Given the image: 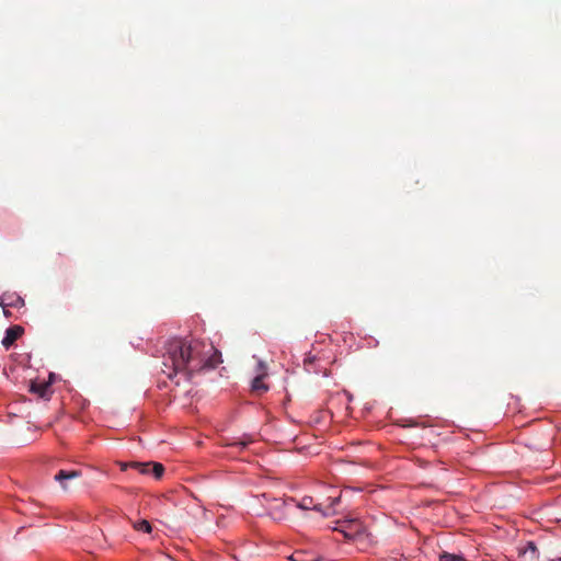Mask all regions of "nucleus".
Returning a JSON list of instances; mask_svg holds the SVG:
<instances>
[{"mask_svg":"<svg viewBox=\"0 0 561 561\" xmlns=\"http://www.w3.org/2000/svg\"><path fill=\"white\" fill-rule=\"evenodd\" d=\"M221 362L220 352L211 343L197 339L174 337L164 344L162 371L169 378L178 373L190 377L204 369H214Z\"/></svg>","mask_w":561,"mask_h":561,"instance_id":"f257e3e1","label":"nucleus"},{"mask_svg":"<svg viewBox=\"0 0 561 561\" xmlns=\"http://www.w3.org/2000/svg\"><path fill=\"white\" fill-rule=\"evenodd\" d=\"M330 505L323 510L322 504L314 503V500L311 496H304L299 502H297L295 499L290 497L286 501L279 502L276 500V505L274 508H278L280 506L287 507L289 505H296L297 507L301 510H314L317 512L322 513L324 516H329L334 513V506L340 502V496L334 499H329Z\"/></svg>","mask_w":561,"mask_h":561,"instance_id":"f03ea898","label":"nucleus"},{"mask_svg":"<svg viewBox=\"0 0 561 561\" xmlns=\"http://www.w3.org/2000/svg\"><path fill=\"white\" fill-rule=\"evenodd\" d=\"M133 469L137 470L139 473L148 476L152 474L156 479H160L164 472V467L160 462H139L135 461L133 465Z\"/></svg>","mask_w":561,"mask_h":561,"instance_id":"7ed1b4c3","label":"nucleus"},{"mask_svg":"<svg viewBox=\"0 0 561 561\" xmlns=\"http://www.w3.org/2000/svg\"><path fill=\"white\" fill-rule=\"evenodd\" d=\"M256 373L257 375L251 383V390L261 394L268 390V386L264 382V378L267 376V367L262 360L257 363Z\"/></svg>","mask_w":561,"mask_h":561,"instance_id":"20e7f679","label":"nucleus"},{"mask_svg":"<svg viewBox=\"0 0 561 561\" xmlns=\"http://www.w3.org/2000/svg\"><path fill=\"white\" fill-rule=\"evenodd\" d=\"M81 476L79 470H59L55 474V480L60 483L64 490H68V481L77 479Z\"/></svg>","mask_w":561,"mask_h":561,"instance_id":"39448f33","label":"nucleus"},{"mask_svg":"<svg viewBox=\"0 0 561 561\" xmlns=\"http://www.w3.org/2000/svg\"><path fill=\"white\" fill-rule=\"evenodd\" d=\"M23 334V328L20 325H13L7 329L5 335L2 340V345L9 348L21 335Z\"/></svg>","mask_w":561,"mask_h":561,"instance_id":"423d86ee","label":"nucleus"},{"mask_svg":"<svg viewBox=\"0 0 561 561\" xmlns=\"http://www.w3.org/2000/svg\"><path fill=\"white\" fill-rule=\"evenodd\" d=\"M50 390V385L46 382H33L31 385L30 391L38 394L41 398H47Z\"/></svg>","mask_w":561,"mask_h":561,"instance_id":"0eeeda50","label":"nucleus"},{"mask_svg":"<svg viewBox=\"0 0 561 561\" xmlns=\"http://www.w3.org/2000/svg\"><path fill=\"white\" fill-rule=\"evenodd\" d=\"M133 527L135 530L145 533V534H150L152 530L151 524L146 519L134 522Z\"/></svg>","mask_w":561,"mask_h":561,"instance_id":"6e6552de","label":"nucleus"},{"mask_svg":"<svg viewBox=\"0 0 561 561\" xmlns=\"http://www.w3.org/2000/svg\"><path fill=\"white\" fill-rule=\"evenodd\" d=\"M12 299L8 302V306L13 308H20L24 306V300L20 296H12Z\"/></svg>","mask_w":561,"mask_h":561,"instance_id":"1a4fd4ad","label":"nucleus"},{"mask_svg":"<svg viewBox=\"0 0 561 561\" xmlns=\"http://www.w3.org/2000/svg\"><path fill=\"white\" fill-rule=\"evenodd\" d=\"M439 561H466V560L460 556L444 553L440 556Z\"/></svg>","mask_w":561,"mask_h":561,"instance_id":"9d476101","label":"nucleus"},{"mask_svg":"<svg viewBox=\"0 0 561 561\" xmlns=\"http://www.w3.org/2000/svg\"><path fill=\"white\" fill-rule=\"evenodd\" d=\"M251 443H252V439L250 437H243L240 440H236L233 443H229L228 445L240 446L242 448H245Z\"/></svg>","mask_w":561,"mask_h":561,"instance_id":"9b49d317","label":"nucleus"},{"mask_svg":"<svg viewBox=\"0 0 561 561\" xmlns=\"http://www.w3.org/2000/svg\"><path fill=\"white\" fill-rule=\"evenodd\" d=\"M290 559H291L293 561H317L316 559H307V558L305 557V554H304V553H301V552H296V553H294V554L290 557Z\"/></svg>","mask_w":561,"mask_h":561,"instance_id":"f8f14e48","label":"nucleus"},{"mask_svg":"<svg viewBox=\"0 0 561 561\" xmlns=\"http://www.w3.org/2000/svg\"><path fill=\"white\" fill-rule=\"evenodd\" d=\"M135 463V461H130V462H124V461H119L118 462V466L121 468L122 471H126L127 469L131 468L133 469V465Z\"/></svg>","mask_w":561,"mask_h":561,"instance_id":"ddd939ff","label":"nucleus"},{"mask_svg":"<svg viewBox=\"0 0 561 561\" xmlns=\"http://www.w3.org/2000/svg\"><path fill=\"white\" fill-rule=\"evenodd\" d=\"M528 550H530L533 553H535L537 551V547H536V545L533 541H529L527 543L526 551H528Z\"/></svg>","mask_w":561,"mask_h":561,"instance_id":"4468645a","label":"nucleus"},{"mask_svg":"<svg viewBox=\"0 0 561 561\" xmlns=\"http://www.w3.org/2000/svg\"><path fill=\"white\" fill-rule=\"evenodd\" d=\"M274 518H277V519H283V518H284V516H282V515H279V516H276V515L274 514Z\"/></svg>","mask_w":561,"mask_h":561,"instance_id":"2eb2a0df","label":"nucleus"},{"mask_svg":"<svg viewBox=\"0 0 561 561\" xmlns=\"http://www.w3.org/2000/svg\"><path fill=\"white\" fill-rule=\"evenodd\" d=\"M557 561H561V559L557 560Z\"/></svg>","mask_w":561,"mask_h":561,"instance_id":"dca6fc26","label":"nucleus"}]
</instances>
